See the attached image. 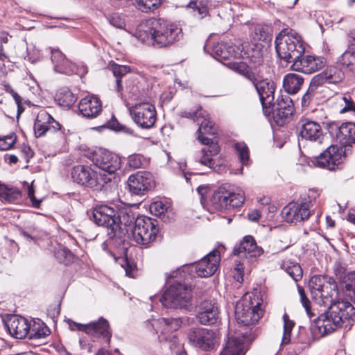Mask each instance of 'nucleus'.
Returning <instances> with one entry per match:
<instances>
[{
    "instance_id": "nucleus-9",
    "label": "nucleus",
    "mask_w": 355,
    "mask_h": 355,
    "mask_svg": "<svg viewBox=\"0 0 355 355\" xmlns=\"http://www.w3.org/2000/svg\"><path fill=\"white\" fill-rule=\"evenodd\" d=\"M191 290L184 283L174 281L160 298L166 308L186 309L190 304Z\"/></svg>"
},
{
    "instance_id": "nucleus-37",
    "label": "nucleus",
    "mask_w": 355,
    "mask_h": 355,
    "mask_svg": "<svg viewBox=\"0 0 355 355\" xmlns=\"http://www.w3.org/2000/svg\"><path fill=\"white\" fill-rule=\"evenodd\" d=\"M229 64L231 68L239 74L243 76L248 80L254 85L258 80L255 73L252 69L245 62H230Z\"/></svg>"
},
{
    "instance_id": "nucleus-54",
    "label": "nucleus",
    "mask_w": 355,
    "mask_h": 355,
    "mask_svg": "<svg viewBox=\"0 0 355 355\" xmlns=\"http://www.w3.org/2000/svg\"><path fill=\"white\" fill-rule=\"evenodd\" d=\"M108 20L113 26L118 28H123L125 26L124 19L118 14H112L108 17Z\"/></svg>"
},
{
    "instance_id": "nucleus-29",
    "label": "nucleus",
    "mask_w": 355,
    "mask_h": 355,
    "mask_svg": "<svg viewBox=\"0 0 355 355\" xmlns=\"http://www.w3.org/2000/svg\"><path fill=\"white\" fill-rule=\"evenodd\" d=\"M8 331L15 338H24L30 331V324L28 320L21 316L10 315L6 322Z\"/></svg>"
},
{
    "instance_id": "nucleus-22",
    "label": "nucleus",
    "mask_w": 355,
    "mask_h": 355,
    "mask_svg": "<svg viewBox=\"0 0 355 355\" xmlns=\"http://www.w3.org/2000/svg\"><path fill=\"white\" fill-rule=\"evenodd\" d=\"M116 214L117 211L105 205H99L93 211L94 221L98 225L107 229L109 237L112 228L114 227L116 228Z\"/></svg>"
},
{
    "instance_id": "nucleus-11",
    "label": "nucleus",
    "mask_w": 355,
    "mask_h": 355,
    "mask_svg": "<svg viewBox=\"0 0 355 355\" xmlns=\"http://www.w3.org/2000/svg\"><path fill=\"white\" fill-rule=\"evenodd\" d=\"M158 223L149 217H137L128 239L141 245H147L153 241L158 233Z\"/></svg>"
},
{
    "instance_id": "nucleus-48",
    "label": "nucleus",
    "mask_w": 355,
    "mask_h": 355,
    "mask_svg": "<svg viewBox=\"0 0 355 355\" xmlns=\"http://www.w3.org/2000/svg\"><path fill=\"white\" fill-rule=\"evenodd\" d=\"M17 141V136L15 133L0 137V150H8L13 147Z\"/></svg>"
},
{
    "instance_id": "nucleus-19",
    "label": "nucleus",
    "mask_w": 355,
    "mask_h": 355,
    "mask_svg": "<svg viewBox=\"0 0 355 355\" xmlns=\"http://www.w3.org/2000/svg\"><path fill=\"white\" fill-rule=\"evenodd\" d=\"M259 94L265 114L271 113V107L275 105L274 94L275 84L268 79L257 80L254 85Z\"/></svg>"
},
{
    "instance_id": "nucleus-46",
    "label": "nucleus",
    "mask_w": 355,
    "mask_h": 355,
    "mask_svg": "<svg viewBox=\"0 0 355 355\" xmlns=\"http://www.w3.org/2000/svg\"><path fill=\"white\" fill-rule=\"evenodd\" d=\"M55 257L61 263L68 265L74 259L73 254L65 248H59L55 251Z\"/></svg>"
},
{
    "instance_id": "nucleus-1",
    "label": "nucleus",
    "mask_w": 355,
    "mask_h": 355,
    "mask_svg": "<svg viewBox=\"0 0 355 355\" xmlns=\"http://www.w3.org/2000/svg\"><path fill=\"white\" fill-rule=\"evenodd\" d=\"M275 43L278 57L286 62H293L291 67L293 71L311 74L326 64L324 57L304 55L305 44L302 37L292 29L282 30L276 36Z\"/></svg>"
},
{
    "instance_id": "nucleus-62",
    "label": "nucleus",
    "mask_w": 355,
    "mask_h": 355,
    "mask_svg": "<svg viewBox=\"0 0 355 355\" xmlns=\"http://www.w3.org/2000/svg\"><path fill=\"white\" fill-rule=\"evenodd\" d=\"M248 219L251 221H257L260 218V213L258 210L255 209L252 211L248 214Z\"/></svg>"
},
{
    "instance_id": "nucleus-14",
    "label": "nucleus",
    "mask_w": 355,
    "mask_h": 355,
    "mask_svg": "<svg viewBox=\"0 0 355 355\" xmlns=\"http://www.w3.org/2000/svg\"><path fill=\"white\" fill-rule=\"evenodd\" d=\"M309 286L315 297L321 298L324 304L331 302L338 295L337 284L327 277L314 275L311 277Z\"/></svg>"
},
{
    "instance_id": "nucleus-18",
    "label": "nucleus",
    "mask_w": 355,
    "mask_h": 355,
    "mask_svg": "<svg viewBox=\"0 0 355 355\" xmlns=\"http://www.w3.org/2000/svg\"><path fill=\"white\" fill-rule=\"evenodd\" d=\"M128 185L132 194L142 196L154 187L155 180L152 173L140 171L129 176Z\"/></svg>"
},
{
    "instance_id": "nucleus-38",
    "label": "nucleus",
    "mask_w": 355,
    "mask_h": 355,
    "mask_svg": "<svg viewBox=\"0 0 355 355\" xmlns=\"http://www.w3.org/2000/svg\"><path fill=\"white\" fill-rule=\"evenodd\" d=\"M337 103L340 107V114L349 112L355 116V102L350 94L339 96L337 98Z\"/></svg>"
},
{
    "instance_id": "nucleus-28",
    "label": "nucleus",
    "mask_w": 355,
    "mask_h": 355,
    "mask_svg": "<svg viewBox=\"0 0 355 355\" xmlns=\"http://www.w3.org/2000/svg\"><path fill=\"white\" fill-rule=\"evenodd\" d=\"M275 112V118L279 124L284 123L294 112V104L288 95H281L278 97L275 105L271 107V112Z\"/></svg>"
},
{
    "instance_id": "nucleus-30",
    "label": "nucleus",
    "mask_w": 355,
    "mask_h": 355,
    "mask_svg": "<svg viewBox=\"0 0 355 355\" xmlns=\"http://www.w3.org/2000/svg\"><path fill=\"white\" fill-rule=\"evenodd\" d=\"M80 114L86 118H95L102 110L101 100L94 96H88L82 98L78 104Z\"/></svg>"
},
{
    "instance_id": "nucleus-43",
    "label": "nucleus",
    "mask_w": 355,
    "mask_h": 355,
    "mask_svg": "<svg viewBox=\"0 0 355 355\" xmlns=\"http://www.w3.org/2000/svg\"><path fill=\"white\" fill-rule=\"evenodd\" d=\"M324 78L327 79V83H338L344 78V73L336 67L331 66L324 71Z\"/></svg>"
},
{
    "instance_id": "nucleus-26",
    "label": "nucleus",
    "mask_w": 355,
    "mask_h": 355,
    "mask_svg": "<svg viewBox=\"0 0 355 355\" xmlns=\"http://www.w3.org/2000/svg\"><path fill=\"white\" fill-rule=\"evenodd\" d=\"M183 321L181 318H159L153 323L156 333L160 332L158 338L161 342L166 341L170 334L178 330L182 325Z\"/></svg>"
},
{
    "instance_id": "nucleus-47",
    "label": "nucleus",
    "mask_w": 355,
    "mask_h": 355,
    "mask_svg": "<svg viewBox=\"0 0 355 355\" xmlns=\"http://www.w3.org/2000/svg\"><path fill=\"white\" fill-rule=\"evenodd\" d=\"M286 271L295 282L302 277V270L297 263L290 262L286 266Z\"/></svg>"
},
{
    "instance_id": "nucleus-16",
    "label": "nucleus",
    "mask_w": 355,
    "mask_h": 355,
    "mask_svg": "<svg viewBox=\"0 0 355 355\" xmlns=\"http://www.w3.org/2000/svg\"><path fill=\"white\" fill-rule=\"evenodd\" d=\"M137 216L129 207H122L117 210L116 228L112 227L110 232V238L123 239L129 237L132 228L135 225Z\"/></svg>"
},
{
    "instance_id": "nucleus-35",
    "label": "nucleus",
    "mask_w": 355,
    "mask_h": 355,
    "mask_svg": "<svg viewBox=\"0 0 355 355\" xmlns=\"http://www.w3.org/2000/svg\"><path fill=\"white\" fill-rule=\"evenodd\" d=\"M21 198V192L19 189L0 184V200L2 202L13 203L19 201Z\"/></svg>"
},
{
    "instance_id": "nucleus-50",
    "label": "nucleus",
    "mask_w": 355,
    "mask_h": 355,
    "mask_svg": "<svg viewBox=\"0 0 355 355\" xmlns=\"http://www.w3.org/2000/svg\"><path fill=\"white\" fill-rule=\"evenodd\" d=\"M169 208V207L160 201L154 202L150 206L151 212L158 216H161L162 214H164L165 212L168 211Z\"/></svg>"
},
{
    "instance_id": "nucleus-51",
    "label": "nucleus",
    "mask_w": 355,
    "mask_h": 355,
    "mask_svg": "<svg viewBox=\"0 0 355 355\" xmlns=\"http://www.w3.org/2000/svg\"><path fill=\"white\" fill-rule=\"evenodd\" d=\"M298 291L300 297V301L303 306L304 307L310 320H311V318L314 316L315 314L312 313L311 311V302L306 297L304 289L302 287L298 286Z\"/></svg>"
},
{
    "instance_id": "nucleus-31",
    "label": "nucleus",
    "mask_w": 355,
    "mask_h": 355,
    "mask_svg": "<svg viewBox=\"0 0 355 355\" xmlns=\"http://www.w3.org/2000/svg\"><path fill=\"white\" fill-rule=\"evenodd\" d=\"M331 134H334L336 139L343 145H349L355 143V123L352 122L343 123L339 127L331 128Z\"/></svg>"
},
{
    "instance_id": "nucleus-39",
    "label": "nucleus",
    "mask_w": 355,
    "mask_h": 355,
    "mask_svg": "<svg viewBox=\"0 0 355 355\" xmlns=\"http://www.w3.org/2000/svg\"><path fill=\"white\" fill-rule=\"evenodd\" d=\"M77 98L68 88L64 87L56 94V101L64 107H70L76 101Z\"/></svg>"
},
{
    "instance_id": "nucleus-21",
    "label": "nucleus",
    "mask_w": 355,
    "mask_h": 355,
    "mask_svg": "<svg viewBox=\"0 0 355 355\" xmlns=\"http://www.w3.org/2000/svg\"><path fill=\"white\" fill-rule=\"evenodd\" d=\"M62 125L46 110H40L34 122V132L36 137L44 136L46 133H55L61 130Z\"/></svg>"
},
{
    "instance_id": "nucleus-63",
    "label": "nucleus",
    "mask_w": 355,
    "mask_h": 355,
    "mask_svg": "<svg viewBox=\"0 0 355 355\" xmlns=\"http://www.w3.org/2000/svg\"><path fill=\"white\" fill-rule=\"evenodd\" d=\"M347 219L348 221L355 225V207L349 210Z\"/></svg>"
},
{
    "instance_id": "nucleus-44",
    "label": "nucleus",
    "mask_w": 355,
    "mask_h": 355,
    "mask_svg": "<svg viewBox=\"0 0 355 355\" xmlns=\"http://www.w3.org/2000/svg\"><path fill=\"white\" fill-rule=\"evenodd\" d=\"M234 147L241 164L248 165L250 162V150L247 144L243 141H239L235 143Z\"/></svg>"
},
{
    "instance_id": "nucleus-55",
    "label": "nucleus",
    "mask_w": 355,
    "mask_h": 355,
    "mask_svg": "<svg viewBox=\"0 0 355 355\" xmlns=\"http://www.w3.org/2000/svg\"><path fill=\"white\" fill-rule=\"evenodd\" d=\"M324 83H327V79L324 78V73L323 71L313 77L310 83V86L316 89L317 87Z\"/></svg>"
},
{
    "instance_id": "nucleus-34",
    "label": "nucleus",
    "mask_w": 355,
    "mask_h": 355,
    "mask_svg": "<svg viewBox=\"0 0 355 355\" xmlns=\"http://www.w3.org/2000/svg\"><path fill=\"white\" fill-rule=\"evenodd\" d=\"M304 83V78L298 74L290 73L283 80V87L287 94H295L298 92Z\"/></svg>"
},
{
    "instance_id": "nucleus-57",
    "label": "nucleus",
    "mask_w": 355,
    "mask_h": 355,
    "mask_svg": "<svg viewBox=\"0 0 355 355\" xmlns=\"http://www.w3.org/2000/svg\"><path fill=\"white\" fill-rule=\"evenodd\" d=\"M315 88L309 87L307 92L304 94L302 98V105L303 107L308 106L315 95Z\"/></svg>"
},
{
    "instance_id": "nucleus-4",
    "label": "nucleus",
    "mask_w": 355,
    "mask_h": 355,
    "mask_svg": "<svg viewBox=\"0 0 355 355\" xmlns=\"http://www.w3.org/2000/svg\"><path fill=\"white\" fill-rule=\"evenodd\" d=\"M182 116L192 119L199 125L197 130V139L202 144L208 146L202 149L200 163L210 168H214V161L212 157L220 151V147L212 139L206 137L216 135V129L213 122L209 120V114L199 106L196 111L182 112Z\"/></svg>"
},
{
    "instance_id": "nucleus-40",
    "label": "nucleus",
    "mask_w": 355,
    "mask_h": 355,
    "mask_svg": "<svg viewBox=\"0 0 355 355\" xmlns=\"http://www.w3.org/2000/svg\"><path fill=\"white\" fill-rule=\"evenodd\" d=\"M343 292L352 300H355V272H349L342 280Z\"/></svg>"
},
{
    "instance_id": "nucleus-49",
    "label": "nucleus",
    "mask_w": 355,
    "mask_h": 355,
    "mask_svg": "<svg viewBox=\"0 0 355 355\" xmlns=\"http://www.w3.org/2000/svg\"><path fill=\"white\" fill-rule=\"evenodd\" d=\"M146 164V159L140 154L130 155L128 158V164L130 168L137 169L144 166Z\"/></svg>"
},
{
    "instance_id": "nucleus-64",
    "label": "nucleus",
    "mask_w": 355,
    "mask_h": 355,
    "mask_svg": "<svg viewBox=\"0 0 355 355\" xmlns=\"http://www.w3.org/2000/svg\"><path fill=\"white\" fill-rule=\"evenodd\" d=\"M257 54H258V56L256 57L254 60V55H252L251 58H250V60L256 65H260L263 60V58H262V55H260L259 52H257Z\"/></svg>"
},
{
    "instance_id": "nucleus-52",
    "label": "nucleus",
    "mask_w": 355,
    "mask_h": 355,
    "mask_svg": "<svg viewBox=\"0 0 355 355\" xmlns=\"http://www.w3.org/2000/svg\"><path fill=\"white\" fill-rule=\"evenodd\" d=\"M4 87H5L6 92L8 93H10L12 95V96L13 97V98L15 99V103L17 105L18 114H21L24 111V109L22 107L21 97L16 92L14 91V89H12V87L10 85H4Z\"/></svg>"
},
{
    "instance_id": "nucleus-6",
    "label": "nucleus",
    "mask_w": 355,
    "mask_h": 355,
    "mask_svg": "<svg viewBox=\"0 0 355 355\" xmlns=\"http://www.w3.org/2000/svg\"><path fill=\"white\" fill-rule=\"evenodd\" d=\"M263 253L261 247L257 245L255 239L252 236H245L242 241L236 244L233 250V254L241 259V261L236 265L234 270V279L239 282L243 281L244 266L256 261L257 257Z\"/></svg>"
},
{
    "instance_id": "nucleus-61",
    "label": "nucleus",
    "mask_w": 355,
    "mask_h": 355,
    "mask_svg": "<svg viewBox=\"0 0 355 355\" xmlns=\"http://www.w3.org/2000/svg\"><path fill=\"white\" fill-rule=\"evenodd\" d=\"M21 151L25 155L26 162H28L29 159L33 156V152L32 149L28 146H24L22 147Z\"/></svg>"
},
{
    "instance_id": "nucleus-20",
    "label": "nucleus",
    "mask_w": 355,
    "mask_h": 355,
    "mask_svg": "<svg viewBox=\"0 0 355 355\" xmlns=\"http://www.w3.org/2000/svg\"><path fill=\"white\" fill-rule=\"evenodd\" d=\"M343 153L342 148L331 145L315 158V166L330 171L334 170L342 162Z\"/></svg>"
},
{
    "instance_id": "nucleus-33",
    "label": "nucleus",
    "mask_w": 355,
    "mask_h": 355,
    "mask_svg": "<svg viewBox=\"0 0 355 355\" xmlns=\"http://www.w3.org/2000/svg\"><path fill=\"white\" fill-rule=\"evenodd\" d=\"M246 351L243 338L231 336L220 355H244Z\"/></svg>"
},
{
    "instance_id": "nucleus-12",
    "label": "nucleus",
    "mask_w": 355,
    "mask_h": 355,
    "mask_svg": "<svg viewBox=\"0 0 355 355\" xmlns=\"http://www.w3.org/2000/svg\"><path fill=\"white\" fill-rule=\"evenodd\" d=\"M189 343L204 352H210L219 344L217 331L203 327H192L187 332Z\"/></svg>"
},
{
    "instance_id": "nucleus-32",
    "label": "nucleus",
    "mask_w": 355,
    "mask_h": 355,
    "mask_svg": "<svg viewBox=\"0 0 355 355\" xmlns=\"http://www.w3.org/2000/svg\"><path fill=\"white\" fill-rule=\"evenodd\" d=\"M86 334L94 337H103L107 340H110L112 336L108 321L103 318L87 324Z\"/></svg>"
},
{
    "instance_id": "nucleus-41",
    "label": "nucleus",
    "mask_w": 355,
    "mask_h": 355,
    "mask_svg": "<svg viewBox=\"0 0 355 355\" xmlns=\"http://www.w3.org/2000/svg\"><path fill=\"white\" fill-rule=\"evenodd\" d=\"M137 9L142 12H149L157 9L162 3L163 0H132Z\"/></svg>"
},
{
    "instance_id": "nucleus-5",
    "label": "nucleus",
    "mask_w": 355,
    "mask_h": 355,
    "mask_svg": "<svg viewBox=\"0 0 355 355\" xmlns=\"http://www.w3.org/2000/svg\"><path fill=\"white\" fill-rule=\"evenodd\" d=\"M263 299L260 292L245 295L235 306V316L238 323L252 325L259 321L263 313Z\"/></svg>"
},
{
    "instance_id": "nucleus-25",
    "label": "nucleus",
    "mask_w": 355,
    "mask_h": 355,
    "mask_svg": "<svg viewBox=\"0 0 355 355\" xmlns=\"http://www.w3.org/2000/svg\"><path fill=\"white\" fill-rule=\"evenodd\" d=\"M299 125L300 136L308 141L317 142L322 144L324 140V135L320 125L314 121L308 119H302Z\"/></svg>"
},
{
    "instance_id": "nucleus-23",
    "label": "nucleus",
    "mask_w": 355,
    "mask_h": 355,
    "mask_svg": "<svg viewBox=\"0 0 355 355\" xmlns=\"http://www.w3.org/2000/svg\"><path fill=\"white\" fill-rule=\"evenodd\" d=\"M220 261L219 251L214 250L195 263L197 275L200 277H208L213 275L219 266Z\"/></svg>"
},
{
    "instance_id": "nucleus-27",
    "label": "nucleus",
    "mask_w": 355,
    "mask_h": 355,
    "mask_svg": "<svg viewBox=\"0 0 355 355\" xmlns=\"http://www.w3.org/2000/svg\"><path fill=\"white\" fill-rule=\"evenodd\" d=\"M243 46L227 42H218L212 47L214 57L220 60L239 59L243 56Z\"/></svg>"
},
{
    "instance_id": "nucleus-2",
    "label": "nucleus",
    "mask_w": 355,
    "mask_h": 355,
    "mask_svg": "<svg viewBox=\"0 0 355 355\" xmlns=\"http://www.w3.org/2000/svg\"><path fill=\"white\" fill-rule=\"evenodd\" d=\"M330 303L326 313L313 320L310 329L315 339L331 334L338 328L349 329L355 322V308L350 302L333 300Z\"/></svg>"
},
{
    "instance_id": "nucleus-3",
    "label": "nucleus",
    "mask_w": 355,
    "mask_h": 355,
    "mask_svg": "<svg viewBox=\"0 0 355 355\" xmlns=\"http://www.w3.org/2000/svg\"><path fill=\"white\" fill-rule=\"evenodd\" d=\"M135 37L147 46H168L182 37V28L161 18H149L142 21L135 33Z\"/></svg>"
},
{
    "instance_id": "nucleus-24",
    "label": "nucleus",
    "mask_w": 355,
    "mask_h": 355,
    "mask_svg": "<svg viewBox=\"0 0 355 355\" xmlns=\"http://www.w3.org/2000/svg\"><path fill=\"white\" fill-rule=\"evenodd\" d=\"M219 311L216 303L211 300L201 302L197 308L196 318L202 325H211L217 322Z\"/></svg>"
},
{
    "instance_id": "nucleus-13",
    "label": "nucleus",
    "mask_w": 355,
    "mask_h": 355,
    "mask_svg": "<svg viewBox=\"0 0 355 355\" xmlns=\"http://www.w3.org/2000/svg\"><path fill=\"white\" fill-rule=\"evenodd\" d=\"M90 159L93 164L101 170L99 173L109 178V182L112 181L115 172L121 166L120 157L105 149L99 148L95 150Z\"/></svg>"
},
{
    "instance_id": "nucleus-17",
    "label": "nucleus",
    "mask_w": 355,
    "mask_h": 355,
    "mask_svg": "<svg viewBox=\"0 0 355 355\" xmlns=\"http://www.w3.org/2000/svg\"><path fill=\"white\" fill-rule=\"evenodd\" d=\"M49 49L55 71L67 75L76 73L80 76H83L87 73V67L86 66H78L72 63L58 49L50 47Z\"/></svg>"
},
{
    "instance_id": "nucleus-10",
    "label": "nucleus",
    "mask_w": 355,
    "mask_h": 355,
    "mask_svg": "<svg viewBox=\"0 0 355 355\" xmlns=\"http://www.w3.org/2000/svg\"><path fill=\"white\" fill-rule=\"evenodd\" d=\"M70 174L75 183L95 190H100L109 182L108 178L94 171L89 166H75L71 168Z\"/></svg>"
},
{
    "instance_id": "nucleus-53",
    "label": "nucleus",
    "mask_w": 355,
    "mask_h": 355,
    "mask_svg": "<svg viewBox=\"0 0 355 355\" xmlns=\"http://www.w3.org/2000/svg\"><path fill=\"white\" fill-rule=\"evenodd\" d=\"M49 329L46 327L42 329H30L28 334H30L29 338L31 339H40L44 338L48 335Z\"/></svg>"
},
{
    "instance_id": "nucleus-56",
    "label": "nucleus",
    "mask_w": 355,
    "mask_h": 355,
    "mask_svg": "<svg viewBox=\"0 0 355 355\" xmlns=\"http://www.w3.org/2000/svg\"><path fill=\"white\" fill-rule=\"evenodd\" d=\"M107 127L110 129H112L115 131H123L126 132H129L130 129L121 125L118 121L112 116V118L110 121L107 122Z\"/></svg>"
},
{
    "instance_id": "nucleus-36",
    "label": "nucleus",
    "mask_w": 355,
    "mask_h": 355,
    "mask_svg": "<svg viewBox=\"0 0 355 355\" xmlns=\"http://www.w3.org/2000/svg\"><path fill=\"white\" fill-rule=\"evenodd\" d=\"M338 62L349 71H355V39L354 43L339 57Z\"/></svg>"
},
{
    "instance_id": "nucleus-8",
    "label": "nucleus",
    "mask_w": 355,
    "mask_h": 355,
    "mask_svg": "<svg viewBox=\"0 0 355 355\" xmlns=\"http://www.w3.org/2000/svg\"><path fill=\"white\" fill-rule=\"evenodd\" d=\"M313 205L311 201H305L300 204L291 202L282 210V216L288 223H297L311 219V228H318L321 216L320 210L311 209Z\"/></svg>"
},
{
    "instance_id": "nucleus-45",
    "label": "nucleus",
    "mask_w": 355,
    "mask_h": 355,
    "mask_svg": "<svg viewBox=\"0 0 355 355\" xmlns=\"http://www.w3.org/2000/svg\"><path fill=\"white\" fill-rule=\"evenodd\" d=\"M284 320V334L282 339V345L288 344L291 341V336L295 322L289 319L288 315L284 313L283 315Z\"/></svg>"
},
{
    "instance_id": "nucleus-60",
    "label": "nucleus",
    "mask_w": 355,
    "mask_h": 355,
    "mask_svg": "<svg viewBox=\"0 0 355 355\" xmlns=\"http://www.w3.org/2000/svg\"><path fill=\"white\" fill-rule=\"evenodd\" d=\"M335 275L341 280H343L345 272V268L340 263H336L334 266Z\"/></svg>"
},
{
    "instance_id": "nucleus-59",
    "label": "nucleus",
    "mask_w": 355,
    "mask_h": 355,
    "mask_svg": "<svg viewBox=\"0 0 355 355\" xmlns=\"http://www.w3.org/2000/svg\"><path fill=\"white\" fill-rule=\"evenodd\" d=\"M34 192H35V191H34V189L33 187V184H32L31 186L28 187V196L30 198V200L33 204V206L34 207H39L41 200H37L35 198V197L34 196Z\"/></svg>"
},
{
    "instance_id": "nucleus-7",
    "label": "nucleus",
    "mask_w": 355,
    "mask_h": 355,
    "mask_svg": "<svg viewBox=\"0 0 355 355\" xmlns=\"http://www.w3.org/2000/svg\"><path fill=\"white\" fill-rule=\"evenodd\" d=\"M245 200L243 191L237 192L228 184L220 186L214 191L209 202L211 207L216 211L229 210L241 207Z\"/></svg>"
},
{
    "instance_id": "nucleus-42",
    "label": "nucleus",
    "mask_w": 355,
    "mask_h": 355,
    "mask_svg": "<svg viewBox=\"0 0 355 355\" xmlns=\"http://www.w3.org/2000/svg\"><path fill=\"white\" fill-rule=\"evenodd\" d=\"M110 69L112 71L114 76L116 78V89L119 92L122 89L121 78L128 72L131 71V69L127 65H120L115 62L110 64Z\"/></svg>"
},
{
    "instance_id": "nucleus-15",
    "label": "nucleus",
    "mask_w": 355,
    "mask_h": 355,
    "mask_svg": "<svg viewBox=\"0 0 355 355\" xmlns=\"http://www.w3.org/2000/svg\"><path fill=\"white\" fill-rule=\"evenodd\" d=\"M130 114L133 121L140 128H152L157 119V112L154 105L144 101L136 103L129 107Z\"/></svg>"
},
{
    "instance_id": "nucleus-58",
    "label": "nucleus",
    "mask_w": 355,
    "mask_h": 355,
    "mask_svg": "<svg viewBox=\"0 0 355 355\" xmlns=\"http://www.w3.org/2000/svg\"><path fill=\"white\" fill-rule=\"evenodd\" d=\"M67 323L69 324V329L71 331H82L86 333V329L87 328V324H83L80 323H78L76 322H74L70 319H68Z\"/></svg>"
}]
</instances>
